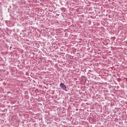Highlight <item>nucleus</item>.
Returning a JSON list of instances; mask_svg holds the SVG:
<instances>
[{"mask_svg": "<svg viewBox=\"0 0 127 127\" xmlns=\"http://www.w3.org/2000/svg\"><path fill=\"white\" fill-rule=\"evenodd\" d=\"M60 86H61V88H62V89H63V90H66V85H65L64 84L61 83Z\"/></svg>", "mask_w": 127, "mask_h": 127, "instance_id": "f257e3e1", "label": "nucleus"}]
</instances>
